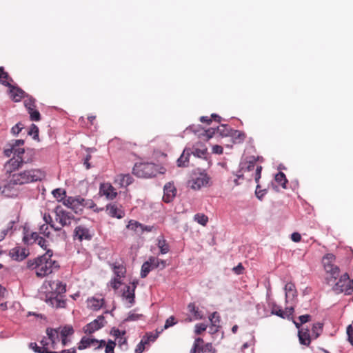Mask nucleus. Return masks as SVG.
<instances>
[{
	"label": "nucleus",
	"mask_w": 353,
	"mask_h": 353,
	"mask_svg": "<svg viewBox=\"0 0 353 353\" xmlns=\"http://www.w3.org/2000/svg\"><path fill=\"white\" fill-rule=\"evenodd\" d=\"M52 251L48 250L43 255L28 260L27 268L34 270L38 277H45L52 274L59 268L58 262L52 259Z\"/></svg>",
	"instance_id": "obj_1"
},
{
	"label": "nucleus",
	"mask_w": 353,
	"mask_h": 353,
	"mask_svg": "<svg viewBox=\"0 0 353 353\" xmlns=\"http://www.w3.org/2000/svg\"><path fill=\"white\" fill-rule=\"evenodd\" d=\"M44 177L43 172L38 169L25 170L19 173L11 175L8 184L5 188H11L13 185H23L37 181H41Z\"/></svg>",
	"instance_id": "obj_2"
},
{
	"label": "nucleus",
	"mask_w": 353,
	"mask_h": 353,
	"mask_svg": "<svg viewBox=\"0 0 353 353\" xmlns=\"http://www.w3.org/2000/svg\"><path fill=\"white\" fill-rule=\"evenodd\" d=\"M48 284L51 290L46 302L57 308L65 307L66 302L63 299L62 294L66 291V285L58 280L50 281Z\"/></svg>",
	"instance_id": "obj_3"
},
{
	"label": "nucleus",
	"mask_w": 353,
	"mask_h": 353,
	"mask_svg": "<svg viewBox=\"0 0 353 353\" xmlns=\"http://www.w3.org/2000/svg\"><path fill=\"white\" fill-rule=\"evenodd\" d=\"M165 172L164 168L152 163H136L133 168V174L141 178H151Z\"/></svg>",
	"instance_id": "obj_4"
},
{
	"label": "nucleus",
	"mask_w": 353,
	"mask_h": 353,
	"mask_svg": "<svg viewBox=\"0 0 353 353\" xmlns=\"http://www.w3.org/2000/svg\"><path fill=\"white\" fill-rule=\"evenodd\" d=\"M210 178L205 170L196 169L192 172L191 180L189 183L194 190H199L202 187L207 186L210 183Z\"/></svg>",
	"instance_id": "obj_5"
},
{
	"label": "nucleus",
	"mask_w": 353,
	"mask_h": 353,
	"mask_svg": "<svg viewBox=\"0 0 353 353\" xmlns=\"http://www.w3.org/2000/svg\"><path fill=\"white\" fill-rule=\"evenodd\" d=\"M335 256L332 253L325 254L322 259V263L325 272L330 275V279H328L330 283L333 279L334 281L339 276L340 269L338 266L334 265Z\"/></svg>",
	"instance_id": "obj_6"
},
{
	"label": "nucleus",
	"mask_w": 353,
	"mask_h": 353,
	"mask_svg": "<svg viewBox=\"0 0 353 353\" xmlns=\"http://www.w3.org/2000/svg\"><path fill=\"white\" fill-rule=\"evenodd\" d=\"M332 289L336 294L343 292L345 294H351L353 292V280L350 279L347 273H345L341 276Z\"/></svg>",
	"instance_id": "obj_7"
},
{
	"label": "nucleus",
	"mask_w": 353,
	"mask_h": 353,
	"mask_svg": "<svg viewBox=\"0 0 353 353\" xmlns=\"http://www.w3.org/2000/svg\"><path fill=\"white\" fill-rule=\"evenodd\" d=\"M63 203L76 214H81L83 208L87 205L86 200L80 196L66 197L64 199Z\"/></svg>",
	"instance_id": "obj_8"
},
{
	"label": "nucleus",
	"mask_w": 353,
	"mask_h": 353,
	"mask_svg": "<svg viewBox=\"0 0 353 353\" xmlns=\"http://www.w3.org/2000/svg\"><path fill=\"white\" fill-rule=\"evenodd\" d=\"M24 144L23 139L12 140L6 145L3 150L6 157H10L12 154L16 157H23L25 153L23 148H19Z\"/></svg>",
	"instance_id": "obj_9"
},
{
	"label": "nucleus",
	"mask_w": 353,
	"mask_h": 353,
	"mask_svg": "<svg viewBox=\"0 0 353 353\" xmlns=\"http://www.w3.org/2000/svg\"><path fill=\"white\" fill-rule=\"evenodd\" d=\"M55 220L62 227L71 224L72 220L74 219V216L69 212L64 210L61 206H57L54 209Z\"/></svg>",
	"instance_id": "obj_10"
},
{
	"label": "nucleus",
	"mask_w": 353,
	"mask_h": 353,
	"mask_svg": "<svg viewBox=\"0 0 353 353\" xmlns=\"http://www.w3.org/2000/svg\"><path fill=\"white\" fill-rule=\"evenodd\" d=\"M32 161L31 158L26 159L23 157H17L10 159L5 165V169L6 172L12 173L16 170L19 169L23 164L28 163Z\"/></svg>",
	"instance_id": "obj_11"
},
{
	"label": "nucleus",
	"mask_w": 353,
	"mask_h": 353,
	"mask_svg": "<svg viewBox=\"0 0 353 353\" xmlns=\"http://www.w3.org/2000/svg\"><path fill=\"white\" fill-rule=\"evenodd\" d=\"M40 344L41 346H39L36 343H31L30 347L37 353H57V352L49 350L52 347L50 341L47 336L40 341Z\"/></svg>",
	"instance_id": "obj_12"
},
{
	"label": "nucleus",
	"mask_w": 353,
	"mask_h": 353,
	"mask_svg": "<svg viewBox=\"0 0 353 353\" xmlns=\"http://www.w3.org/2000/svg\"><path fill=\"white\" fill-rule=\"evenodd\" d=\"M106 321L103 315L99 316L96 319L88 323L83 328L84 332L86 334H92L94 332L102 328Z\"/></svg>",
	"instance_id": "obj_13"
},
{
	"label": "nucleus",
	"mask_w": 353,
	"mask_h": 353,
	"mask_svg": "<svg viewBox=\"0 0 353 353\" xmlns=\"http://www.w3.org/2000/svg\"><path fill=\"white\" fill-rule=\"evenodd\" d=\"M1 83L10 88V97L15 102H19L21 99L26 98L27 94L22 89L11 85L8 81H1Z\"/></svg>",
	"instance_id": "obj_14"
},
{
	"label": "nucleus",
	"mask_w": 353,
	"mask_h": 353,
	"mask_svg": "<svg viewBox=\"0 0 353 353\" xmlns=\"http://www.w3.org/2000/svg\"><path fill=\"white\" fill-rule=\"evenodd\" d=\"M106 212L110 216L119 219H122L125 216L122 206L115 203L106 205Z\"/></svg>",
	"instance_id": "obj_15"
},
{
	"label": "nucleus",
	"mask_w": 353,
	"mask_h": 353,
	"mask_svg": "<svg viewBox=\"0 0 353 353\" xmlns=\"http://www.w3.org/2000/svg\"><path fill=\"white\" fill-rule=\"evenodd\" d=\"M176 189L173 183L168 182L163 187V200L165 203L171 202L175 197Z\"/></svg>",
	"instance_id": "obj_16"
},
{
	"label": "nucleus",
	"mask_w": 353,
	"mask_h": 353,
	"mask_svg": "<svg viewBox=\"0 0 353 353\" xmlns=\"http://www.w3.org/2000/svg\"><path fill=\"white\" fill-rule=\"evenodd\" d=\"M138 284L137 281H134L132 283V286L130 285H126L123 292L122 294V296L123 299H125L128 301V302L130 303V305H132L134 303V298H135V289L137 288V285Z\"/></svg>",
	"instance_id": "obj_17"
},
{
	"label": "nucleus",
	"mask_w": 353,
	"mask_h": 353,
	"mask_svg": "<svg viewBox=\"0 0 353 353\" xmlns=\"http://www.w3.org/2000/svg\"><path fill=\"white\" fill-rule=\"evenodd\" d=\"M29 254L28 250L25 248L15 247L10 250V256L15 261H21Z\"/></svg>",
	"instance_id": "obj_18"
},
{
	"label": "nucleus",
	"mask_w": 353,
	"mask_h": 353,
	"mask_svg": "<svg viewBox=\"0 0 353 353\" xmlns=\"http://www.w3.org/2000/svg\"><path fill=\"white\" fill-rule=\"evenodd\" d=\"M99 192L101 195L105 196L108 199H114L117 195L114 187L110 183H102L100 185Z\"/></svg>",
	"instance_id": "obj_19"
},
{
	"label": "nucleus",
	"mask_w": 353,
	"mask_h": 353,
	"mask_svg": "<svg viewBox=\"0 0 353 353\" xmlns=\"http://www.w3.org/2000/svg\"><path fill=\"white\" fill-rule=\"evenodd\" d=\"M74 233V238L79 239L80 241L83 240H90L92 239L90 230L85 226L79 225L76 227Z\"/></svg>",
	"instance_id": "obj_20"
},
{
	"label": "nucleus",
	"mask_w": 353,
	"mask_h": 353,
	"mask_svg": "<svg viewBox=\"0 0 353 353\" xmlns=\"http://www.w3.org/2000/svg\"><path fill=\"white\" fill-rule=\"evenodd\" d=\"M59 335L61 339V343L63 346H65L69 343L68 337L72 335L74 333L73 327L71 325H65L63 327H59Z\"/></svg>",
	"instance_id": "obj_21"
},
{
	"label": "nucleus",
	"mask_w": 353,
	"mask_h": 353,
	"mask_svg": "<svg viewBox=\"0 0 353 353\" xmlns=\"http://www.w3.org/2000/svg\"><path fill=\"white\" fill-rule=\"evenodd\" d=\"M284 290L285 293L286 303L294 301L297 296L296 287L293 283H287L285 285Z\"/></svg>",
	"instance_id": "obj_22"
},
{
	"label": "nucleus",
	"mask_w": 353,
	"mask_h": 353,
	"mask_svg": "<svg viewBox=\"0 0 353 353\" xmlns=\"http://www.w3.org/2000/svg\"><path fill=\"white\" fill-rule=\"evenodd\" d=\"M47 337L50 341L51 347L55 348V345L59 341V330L58 328L48 327L46 329Z\"/></svg>",
	"instance_id": "obj_23"
},
{
	"label": "nucleus",
	"mask_w": 353,
	"mask_h": 353,
	"mask_svg": "<svg viewBox=\"0 0 353 353\" xmlns=\"http://www.w3.org/2000/svg\"><path fill=\"white\" fill-rule=\"evenodd\" d=\"M19 221V217L16 220L10 221L6 228L0 230V241H3L6 236L11 235L16 230L15 224Z\"/></svg>",
	"instance_id": "obj_24"
},
{
	"label": "nucleus",
	"mask_w": 353,
	"mask_h": 353,
	"mask_svg": "<svg viewBox=\"0 0 353 353\" xmlns=\"http://www.w3.org/2000/svg\"><path fill=\"white\" fill-rule=\"evenodd\" d=\"M115 182L121 187L125 188L133 182V177L130 174H121L116 176Z\"/></svg>",
	"instance_id": "obj_25"
},
{
	"label": "nucleus",
	"mask_w": 353,
	"mask_h": 353,
	"mask_svg": "<svg viewBox=\"0 0 353 353\" xmlns=\"http://www.w3.org/2000/svg\"><path fill=\"white\" fill-rule=\"evenodd\" d=\"M298 336L301 344L304 345H309L311 342L310 335L308 329L299 330Z\"/></svg>",
	"instance_id": "obj_26"
},
{
	"label": "nucleus",
	"mask_w": 353,
	"mask_h": 353,
	"mask_svg": "<svg viewBox=\"0 0 353 353\" xmlns=\"http://www.w3.org/2000/svg\"><path fill=\"white\" fill-rule=\"evenodd\" d=\"M191 154V150L185 148L180 157L177 159L179 167H186L188 165L189 157Z\"/></svg>",
	"instance_id": "obj_27"
},
{
	"label": "nucleus",
	"mask_w": 353,
	"mask_h": 353,
	"mask_svg": "<svg viewBox=\"0 0 353 353\" xmlns=\"http://www.w3.org/2000/svg\"><path fill=\"white\" fill-rule=\"evenodd\" d=\"M104 303L103 299H96L94 297L88 299V307L94 311L100 310Z\"/></svg>",
	"instance_id": "obj_28"
},
{
	"label": "nucleus",
	"mask_w": 353,
	"mask_h": 353,
	"mask_svg": "<svg viewBox=\"0 0 353 353\" xmlns=\"http://www.w3.org/2000/svg\"><path fill=\"white\" fill-rule=\"evenodd\" d=\"M98 342V339H90L88 337L83 336L80 341L79 345L78 346L79 350H84L91 345L95 346V343Z\"/></svg>",
	"instance_id": "obj_29"
},
{
	"label": "nucleus",
	"mask_w": 353,
	"mask_h": 353,
	"mask_svg": "<svg viewBox=\"0 0 353 353\" xmlns=\"http://www.w3.org/2000/svg\"><path fill=\"white\" fill-rule=\"evenodd\" d=\"M157 246L161 254H167L170 251V246L163 236H159Z\"/></svg>",
	"instance_id": "obj_30"
},
{
	"label": "nucleus",
	"mask_w": 353,
	"mask_h": 353,
	"mask_svg": "<svg viewBox=\"0 0 353 353\" xmlns=\"http://www.w3.org/2000/svg\"><path fill=\"white\" fill-rule=\"evenodd\" d=\"M149 261L152 265L153 269L160 268L161 269H163L166 266V261L162 259H160L157 257L151 256L149 258Z\"/></svg>",
	"instance_id": "obj_31"
},
{
	"label": "nucleus",
	"mask_w": 353,
	"mask_h": 353,
	"mask_svg": "<svg viewBox=\"0 0 353 353\" xmlns=\"http://www.w3.org/2000/svg\"><path fill=\"white\" fill-rule=\"evenodd\" d=\"M40 237L41 236L37 232H32L30 235L25 234L23 238V241L26 244H32L36 243Z\"/></svg>",
	"instance_id": "obj_32"
},
{
	"label": "nucleus",
	"mask_w": 353,
	"mask_h": 353,
	"mask_svg": "<svg viewBox=\"0 0 353 353\" xmlns=\"http://www.w3.org/2000/svg\"><path fill=\"white\" fill-rule=\"evenodd\" d=\"M188 309L190 312L194 314V319L196 320L202 319L203 315L201 312L196 307L194 303H190L188 305Z\"/></svg>",
	"instance_id": "obj_33"
},
{
	"label": "nucleus",
	"mask_w": 353,
	"mask_h": 353,
	"mask_svg": "<svg viewBox=\"0 0 353 353\" xmlns=\"http://www.w3.org/2000/svg\"><path fill=\"white\" fill-rule=\"evenodd\" d=\"M112 269L117 278L121 279V277H124L125 274V268L123 265L119 264H114L112 265Z\"/></svg>",
	"instance_id": "obj_34"
},
{
	"label": "nucleus",
	"mask_w": 353,
	"mask_h": 353,
	"mask_svg": "<svg viewBox=\"0 0 353 353\" xmlns=\"http://www.w3.org/2000/svg\"><path fill=\"white\" fill-rule=\"evenodd\" d=\"M142 227V224L137 221L130 220L128 222V224L126 225V228L130 230L134 231L136 233L140 234L141 228Z\"/></svg>",
	"instance_id": "obj_35"
},
{
	"label": "nucleus",
	"mask_w": 353,
	"mask_h": 353,
	"mask_svg": "<svg viewBox=\"0 0 353 353\" xmlns=\"http://www.w3.org/2000/svg\"><path fill=\"white\" fill-rule=\"evenodd\" d=\"M274 179H275L276 182H277L279 184H280L283 188H284V189L286 188V184L288 183V180L286 179L285 174L283 172H278L275 175Z\"/></svg>",
	"instance_id": "obj_36"
},
{
	"label": "nucleus",
	"mask_w": 353,
	"mask_h": 353,
	"mask_svg": "<svg viewBox=\"0 0 353 353\" xmlns=\"http://www.w3.org/2000/svg\"><path fill=\"white\" fill-rule=\"evenodd\" d=\"M152 269L153 268L149 260L144 262L141 266V277L145 278Z\"/></svg>",
	"instance_id": "obj_37"
},
{
	"label": "nucleus",
	"mask_w": 353,
	"mask_h": 353,
	"mask_svg": "<svg viewBox=\"0 0 353 353\" xmlns=\"http://www.w3.org/2000/svg\"><path fill=\"white\" fill-rule=\"evenodd\" d=\"M322 330H323V323L318 322L313 325L312 329V336H314V339H316L319 336V335L322 332Z\"/></svg>",
	"instance_id": "obj_38"
},
{
	"label": "nucleus",
	"mask_w": 353,
	"mask_h": 353,
	"mask_svg": "<svg viewBox=\"0 0 353 353\" xmlns=\"http://www.w3.org/2000/svg\"><path fill=\"white\" fill-rule=\"evenodd\" d=\"M189 130L193 132L195 134L198 135L199 137H201L203 132V128L201 127V125H190L185 129V132H188Z\"/></svg>",
	"instance_id": "obj_39"
},
{
	"label": "nucleus",
	"mask_w": 353,
	"mask_h": 353,
	"mask_svg": "<svg viewBox=\"0 0 353 353\" xmlns=\"http://www.w3.org/2000/svg\"><path fill=\"white\" fill-rule=\"evenodd\" d=\"M194 220L201 225L205 226L208 221V218L204 214L198 213L194 215Z\"/></svg>",
	"instance_id": "obj_40"
},
{
	"label": "nucleus",
	"mask_w": 353,
	"mask_h": 353,
	"mask_svg": "<svg viewBox=\"0 0 353 353\" xmlns=\"http://www.w3.org/2000/svg\"><path fill=\"white\" fill-rule=\"evenodd\" d=\"M26 97L27 99L24 101V105L27 108L28 112L32 111V110H34L35 108L34 99H33L28 94H27Z\"/></svg>",
	"instance_id": "obj_41"
},
{
	"label": "nucleus",
	"mask_w": 353,
	"mask_h": 353,
	"mask_svg": "<svg viewBox=\"0 0 353 353\" xmlns=\"http://www.w3.org/2000/svg\"><path fill=\"white\" fill-rule=\"evenodd\" d=\"M43 220L45 221V224L46 225H50V226L53 228L55 231H60L61 230V227H58V226H56L54 223H53V221H52V219L51 217V216L50 214H45L43 215Z\"/></svg>",
	"instance_id": "obj_42"
},
{
	"label": "nucleus",
	"mask_w": 353,
	"mask_h": 353,
	"mask_svg": "<svg viewBox=\"0 0 353 353\" xmlns=\"http://www.w3.org/2000/svg\"><path fill=\"white\" fill-rule=\"evenodd\" d=\"M220 130V127H219V126H217L216 128H208V130L203 129V132L202 136L205 137L207 138V139H210V138H212L213 137V135L215 133H217V130Z\"/></svg>",
	"instance_id": "obj_43"
},
{
	"label": "nucleus",
	"mask_w": 353,
	"mask_h": 353,
	"mask_svg": "<svg viewBox=\"0 0 353 353\" xmlns=\"http://www.w3.org/2000/svg\"><path fill=\"white\" fill-rule=\"evenodd\" d=\"M142 314L136 313V310L130 311L128 316L124 319V321H135L141 319Z\"/></svg>",
	"instance_id": "obj_44"
},
{
	"label": "nucleus",
	"mask_w": 353,
	"mask_h": 353,
	"mask_svg": "<svg viewBox=\"0 0 353 353\" xmlns=\"http://www.w3.org/2000/svg\"><path fill=\"white\" fill-rule=\"evenodd\" d=\"M28 134L29 135L33 136V139L34 140L38 139H39V128H38V127L34 124H32Z\"/></svg>",
	"instance_id": "obj_45"
},
{
	"label": "nucleus",
	"mask_w": 353,
	"mask_h": 353,
	"mask_svg": "<svg viewBox=\"0 0 353 353\" xmlns=\"http://www.w3.org/2000/svg\"><path fill=\"white\" fill-rule=\"evenodd\" d=\"M146 344H148V340H145V337H143V339L136 347L135 353H142Z\"/></svg>",
	"instance_id": "obj_46"
},
{
	"label": "nucleus",
	"mask_w": 353,
	"mask_h": 353,
	"mask_svg": "<svg viewBox=\"0 0 353 353\" xmlns=\"http://www.w3.org/2000/svg\"><path fill=\"white\" fill-rule=\"evenodd\" d=\"M209 320L211 322V324H215L216 325H219L220 323V316L218 312H213L210 316Z\"/></svg>",
	"instance_id": "obj_47"
},
{
	"label": "nucleus",
	"mask_w": 353,
	"mask_h": 353,
	"mask_svg": "<svg viewBox=\"0 0 353 353\" xmlns=\"http://www.w3.org/2000/svg\"><path fill=\"white\" fill-rule=\"evenodd\" d=\"M116 346V343L112 340H108L105 345V353H114V350Z\"/></svg>",
	"instance_id": "obj_48"
},
{
	"label": "nucleus",
	"mask_w": 353,
	"mask_h": 353,
	"mask_svg": "<svg viewBox=\"0 0 353 353\" xmlns=\"http://www.w3.org/2000/svg\"><path fill=\"white\" fill-rule=\"evenodd\" d=\"M201 351L203 353H214L215 349L213 347L212 343H208L201 348Z\"/></svg>",
	"instance_id": "obj_49"
},
{
	"label": "nucleus",
	"mask_w": 353,
	"mask_h": 353,
	"mask_svg": "<svg viewBox=\"0 0 353 353\" xmlns=\"http://www.w3.org/2000/svg\"><path fill=\"white\" fill-rule=\"evenodd\" d=\"M52 194L56 199L61 200L65 194V191L61 188H57L52 191Z\"/></svg>",
	"instance_id": "obj_50"
},
{
	"label": "nucleus",
	"mask_w": 353,
	"mask_h": 353,
	"mask_svg": "<svg viewBox=\"0 0 353 353\" xmlns=\"http://www.w3.org/2000/svg\"><path fill=\"white\" fill-rule=\"evenodd\" d=\"M28 113L32 121H39L41 119V115L38 110L34 109L32 111H29Z\"/></svg>",
	"instance_id": "obj_51"
},
{
	"label": "nucleus",
	"mask_w": 353,
	"mask_h": 353,
	"mask_svg": "<svg viewBox=\"0 0 353 353\" xmlns=\"http://www.w3.org/2000/svg\"><path fill=\"white\" fill-rule=\"evenodd\" d=\"M23 128V125L19 122L15 125H14L11 129V132L13 135H17Z\"/></svg>",
	"instance_id": "obj_52"
},
{
	"label": "nucleus",
	"mask_w": 353,
	"mask_h": 353,
	"mask_svg": "<svg viewBox=\"0 0 353 353\" xmlns=\"http://www.w3.org/2000/svg\"><path fill=\"white\" fill-rule=\"evenodd\" d=\"M266 192H267L266 189L261 190L260 189V185L259 184L256 185V191H255V194H256V196L259 200H262L263 196L266 194Z\"/></svg>",
	"instance_id": "obj_53"
},
{
	"label": "nucleus",
	"mask_w": 353,
	"mask_h": 353,
	"mask_svg": "<svg viewBox=\"0 0 353 353\" xmlns=\"http://www.w3.org/2000/svg\"><path fill=\"white\" fill-rule=\"evenodd\" d=\"M207 329V325L204 323H197L195 325L194 332L196 334H200Z\"/></svg>",
	"instance_id": "obj_54"
},
{
	"label": "nucleus",
	"mask_w": 353,
	"mask_h": 353,
	"mask_svg": "<svg viewBox=\"0 0 353 353\" xmlns=\"http://www.w3.org/2000/svg\"><path fill=\"white\" fill-rule=\"evenodd\" d=\"M39 232L43 234L44 236L49 237L50 232L49 231V227L46 224H43L39 228Z\"/></svg>",
	"instance_id": "obj_55"
},
{
	"label": "nucleus",
	"mask_w": 353,
	"mask_h": 353,
	"mask_svg": "<svg viewBox=\"0 0 353 353\" xmlns=\"http://www.w3.org/2000/svg\"><path fill=\"white\" fill-rule=\"evenodd\" d=\"M207 153V150L206 149H195L194 151L192 152L191 151V154H193L194 156L195 157H204Z\"/></svg>",
	"instance_id": "obj_56"
},
{
	"label": "nucleus",
	"mask_w": 353,
	"mask_h": 353,
	"mask_svg": "<svg viewBox=\"0 0 353 353\" xmlns=\"http://www.w3.org/2000/svg\"><path fill=\"white\" fill-rule=\"evenodd\" d=\"M175 324H176V321H175L174 317L171 316L165 321L164 329H168L170 327L174 325Z\"/></svg>",
	"instance_id": "obj_57"
},
{
	"label": "nucleus",
	"mask_w": 353,
	"mask_h": 353,
	"mask_svg": "<svg viewBox=\"0 0 353 353\" xmlns=\"http://www.w3.org/2000/svg\"><path fill=\"white\" fill-rule=\"evenodd\" d=\"M220 127V130H217V133H219L220 135L223 137H226L230 134V130L227 128L226 125H221Z\"/></svg>",
	"instance_id": "obj_58"
},
{
	"label": "nucleus",
	"mask_w": 353,
	"mask_h": 353,
	"mask_svg": "<svg viewBox=\"0 0 353 353\" xmlns=\"http://www.w3.org/2000/svg\"><path fill=\"white\" fill-rule=\"evenodd\" d=\"M160 332H157L156 334H153L152 332L147 333L143 337H145V340H148V343L150 341H154L159 336V334Z\"/></svg>",
	"instance_id": "obj_59"
},
{
	"label": "nucleus",
	"mask_w": 353,
	"mask_h": 353,
	"mask_svg": "<svg viewBox=\"0 0 353 353\" xmlns=\"http://www.w3.org/2000/svg\"><path fill=\"white\" fill-rule=\"evenodd\" d=\"M231 135L236 140H238L239 142L242 141L245 138V134L239 130H234V132Z\"/></svg>",
	"instance_id": "obj_60"
},
{
	"label": "nucleus",
	"mask_w": 353,
	"mask_h": 353,
	"mask_svg": "<svg viewBox=\"0 0 353 353\" xmlns=\"http://www.w3.org/2000/svg\"><path fill=\"white\" fill-rule=\"evenodd\" d=\"M255 162H256V159H254V157H253V160L249 161L248 162L247 166L245 168H244V166H242L241 170H245L247 171H251V170H254V166H255Z\"/></svg>",
	"instance_id": "obj_61"
},
{
	"label": "nucleus",
	"mask_w": 353,
	"mask_h": 353,
	"mask_svg": "<svg viewBox=\"0 0 353 353\" xmlns=\"http://www.w3.org/2000/svg\"><path fill=\"white\" fill-rule=\"evenodd\" d=\"M110 334L117 339L119 338L121 335L124 336L125 331L121 332L119 329L113 327L110 331Z\"/></svg>",
	"instance_id": "obj_62"
},
{
	"label": "nucleus",
	"mask_w": 353,
	"mask_h": 353,
	"mask_svg": "<svg viewBox=\"0 0 353 353\" xmlns=\"http://www.w3.org/2000/svg\"><path fill=\"white\" fill-rule=\"evenodd\" d=\"M347 334L348 337V341L353 345V327L351 325H348L347 327Z\"/></svg>",
	"instance_id": "obj_63"
},
{
	"label": "nucleus",
	"mask_w": 353,
	"mask_h": 353,
	"mask_svg": "<svg viewBox=\"0 0 353 353\" xmlns=\"http://www.w3.org/2000/svg\"><path fill=\"white\" fill-rule=\"evenodd\" d=\"M37 243L41 248L46 250V251L48 250V241L45 239L41 236L40 238H39Z\"/></svg>",
	"instance_id": "obj_64"
}]
</instances>
